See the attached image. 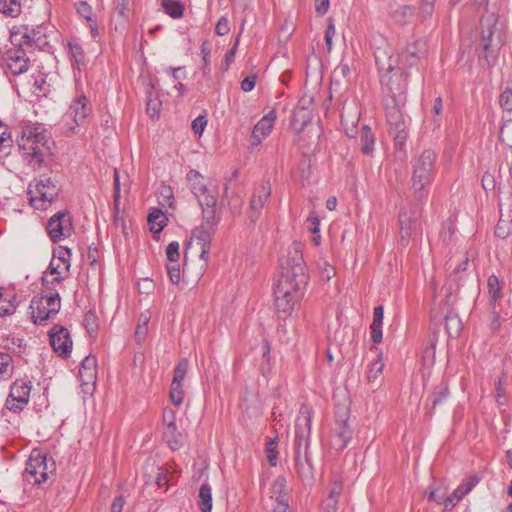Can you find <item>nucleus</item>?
Here are the masks:
<instances>
[{"instance_id": "34", "label": "nucleus", "mask_w": 512, "mask_h": 512, "mask_svg": "<svg viewBox=\"0 0 512 512\" xmlns=\"http://www.w3.org/2000/svg\"><path fill=\"white\" fill-rule=\"evenodd\" d=\"M413 15V9L407 5H396L391 8L390 17L395 24H406Z\"/></svg>"}, {"instance_id": "63", "label": "nucleus", "mask_w": 512, "mask_h": 512, "mask_svg": "<svg viewBox=\"0 0 512 512\" xmlns=\"http://www.w3.org/2000/svg\"><path fill=\"white\" fill-rule=\"evenodd\" d=\"M384 318L383 306H376L373 311V321L371 326L382 327Z\"/></svg>"}, {"instance_id": "43", "label": "nucleus", "mask_w": 512, "mask_h": 512, "mask_svg": "<svg viewBox=\"0 0 512 512\" xmlns=\"http://www.w3.org/2000/svg\"><path fill=\"white\" fill-rule=\"evenodd\" d=\"M384 368V362L382 360V354L379 353L377 358L370 364L367 371V380L369 382L375 381L378 376L382 373Z\"/></svg>"}, {"instance_id": "29", "label": "nucleus", "mask_w": 512, "mask_h": 512, "mask_svg": "<svg viewBox=\"0 0 512 512\" xmlns=\"http://www.w3.org/2000/svg\"><path fill=\"white\" fill-rule=\"evenodd\" d=\"M68 276L64 274H50V270L47 269L42 277L43 292L50 296H53V293H59L62 282Z\"/></svg>"}, {"instance_id": "15", "label": "nucleus", "mask_w": 512, "mask_h": 512, "mask_svg": "<svg viewBox=\"0 0 512 512\" xmlns=\"http://www.w3.org/2000/svg\"><path fill=\"white\" fill-rule=\"evenodd\" d=\"M31 388V381L16 379L10 388V393L6 400L7 409L14 413L21 412L29 403Z\"/></svg>"}, {"instance_id": "20", "label": "nucleus", "mask_w": 512, "mask_h": 512, "mask_svg": "<svg viewBox=\"0 0 512 512\" xmlns=\"http://www.w3.org/2000/svg\"><path fill=\"white\" fill-rule=\"evenodd\" d=\"M188 372V360L183 358L181 359L175 369L173 374L172 383L170 386V399L172 403L176 406H180L184 400V389H183V381Z\"/></svg>"}, {"instance_id": "41", "label": "nucleus", "mask_w": 512, "mask_h": 512, "mask_svg": "<svg viewBox=\"0 0 512 512\" xmlns=\"http://www.w3.org/2000/svg\"><path fill=\"white\" fill-rule=\"evenodd\" d=\"M292 126L294 129L301 131L310 121L307 110L304 107H297L292 116Z\"/></svg>"}, {"instance_id": "56", "label": "nucleus", "mask_w": 512, "mask_h": 512, "mask_svg": "<svg viewBox=\"0 0 512 512\" xmlns=\"http://www.w3.org/2000/svg\"><path fill=\"white\" fill-rule=\"evenodd\" d=\"M166 255L168 262H178L180 253H179V243L177 241H173L169 243L166 249Z\"/></svg>"}, {"instance_id": "5", "label": "nucleus", "mask_w": 512, "mask_h": 512, "mask_svg": "<svg viewBox=\"0 0 512 512\" xmlns=\"http://www.w3.org/2000/svg\"><path fill=\"white\" fill-rule=\"evenodd\" d=\"M387 63L381 59L380 55L375 54V62L379 71L384 72L381 75L383 85V97L400 98V95L406 101V90L408 84V74L403 67H394L392 57H388Z\"/></svg>"}, {"instance_id": "42", "label": "nucleus", "mask_w": 512, "mask_h": 512, "mask_svg": "<svg viewBox=\"0 0 512 512\" xmlns=\"http://www.w3.org/2000/svg\"><path fill=\"white\" fill-rule=\"evenodd\" d=\"M436 341L435 337L429 338L428 345L423 350L422 362L427 367H431L435 363Z\"/></svg>"}, {"instance_id": "23", "label": "nucleus", "mask_w": 512, "mask_h": 512, "mask_svg": "<svg viewBox=\"0 0 512 512\" xmlns=\"http://www.w3.org/2000/svg\"><path fill=\"white\" fill-rule=\"evenodd\" d=\"M71 251L67 247L58 246L53 251V257L48 266L50 274H70Z\"/></svg>"}, {"instance_id": "12", "label": "nucleus", "mask_w": 512, "mask_h": 512, "mask_svg": "<svg viewBox=\"0 0 512 512\" xmlns=\"http://www.w3.org/2000/svg\"><path fill=\"white\" fill-rule=\"evenodd\" d=\"M32 318L35 324L43 325L48 319L54 317L61 308L59 293H53V296L43 295L34 297L31 301Z\"/></svg>"}, {"instance_id": "36", "label": "nucleus", "mask_w": 512, "mask_h": 512, "mask_svg": "<svg viewBox=\"0 0 512 512\" xmlns=\"http://www.w3.org/2000/svg\"><path fill=\"white\" fill-rule=\"evenodd\" d=\"M198 507L201 512L212 511V489L208 483H204L199 489Z\"/></svg>"}, {"instance_id": "30", "label": "nucleus", "mask_w": 512, "mask_h": 512, "mask_svg": "<svg viewBox=\"0 0 512 512\" xmlns=\"http://www.w3.org/2000/svg\"><path fill=\"white\" fill-rule=\"evenodd\" d=\"M504 281L499 280L495 275H491L487 280L489 305L497 307L503 297L502 291L504 288Z\"/></svg>"}, {"instance_id": "35", "label": "nucleus", "mask_w": 512, "mask_h": 512, "mask_svg": "<svg viewBox=\"0 0 512 512\" xmlns=\"http://www.w3.org/2000/svg\"><path fill=\"white\" fill-rule=\"evenodd\" d=\"M16 308V295L0 290V317L13 314Z\"/></svg>"}, {"instance_id": "47", "label": "nucleus", "mask_w": 512, "mask_h": 512, "mask_svg": "<svg viewBox=\"0 0 512 512\" xmlns=\"http://www.w3.org/2000/svg\"><path fill=\"white\" fill-rule=\"evenodd\" d=\"M445 327L449 336H457L461 331V321L455 315H448L445 318Z\"/></svg>"}, {"instance_id": "37", "label": "nucleus", "mask_w": 512, "mask_h": 512, "mask_svg": "<svg viewBox=\"0 0 512 512\" xmlns=\"http://www.w3.org/2000/svg\"><path fill=\"white\" fill-rule=\"evenodd\" d=\"M202 208V216H203V224L212 226V228L216 229L219 220L220 215L217 212V204H211L209 205H200Z\"/></svg>"}, {"instance_id": "62", "label": "nucleus", "mask_w": 512, "mask_h": 512, "mask_svg": "<svg viewBox=\"0 0 512 512\" xmlns=\"http://www.w3.org/2000/svg\"><path fill=\"white\" fill-rule=\"evenodd\" d=\"M69 49L77 64H80L84 60V53L80 45L69 43Z\"/></svg>"}, {"instance_id": "46", "label": "nucleus", "mask_w": 512, "mask_h": 512, "mask_svg": "<svg viewBox=\"0 0 512 512\" xmlns=\"http://www.w3.org/2000/svg\"><path fill=\"white\" fill-rule=\"evenodd\" d=\"M266 458L271 466L277 465L278 460V449L276 439H270L265 445Z\"/></svg>"}, {"instance_id": "48", "label": "nucleus", "mask_w": 512, "mask_h": 512, "mask_svg": "<svg viewBox=\"0 0 512 512\" xmlns=\"http://www.w3.org/2000/svg\"><path fill=\"white\" fill-rule=\"evenodd\" d=\"M500 141L512 148V119L506 120L500 129Z\"/></svg>"}, {"instance_id": "2", "label": "nucleus", "mask_w": 512, "mask_h": 512, "mask_svg": "<svg viewBox=\"0 0 512 512\" xmlns=\"http://www.w3.org/2000/svg\"><path fill=\"white\" fill-rule=\"evenodd\" d=\"M437 153L425 149L412 162L411 184L415 197L422 201L427 199L430 187L437 175Z\"/></svg>"}, {"instance_id": "6", "label": "nucleus", "mask_w": 512, "mask_h": 512, "mask_svg": "<svg viewBox=\"0 0 512 512\" xmlns=\"http://www.w3.org/2000/svg\"><path fill=\"white\" fill-rule=\"evenodd\" d=\"M56 471L55 461L39 449H33L30 453L25 468L27 482L39 485L47 481Z\"/></svg>"}, {"instance_id": "28", "label": "nucleus", "mask_w": 512, "mask_h": 512, "mask_svg": "<svg viewBox=\"0 0 512 512\" xmlns=\"http://www.w3.org/2000/svg\"><path fill=\"white\" fill-rule=\"evenodd\" d=\"M477 484V480L470 478L460 484L452 494L447 496L446 510H451L465 495H467Z\"/></svg>"}, {"instance_id": "21", "label": "nucleus", "mask_w": 512, "mask_h": 512, "mask_svg": "<svg viewBox=\"0 0 512 512\" xmlns=\"http://www.w3.org/2000/svg\"><path fill=\"white\" fill-rule=\"evenodd\" d=\"M493 25H489L481 32L479 59L485 60L489 66H493L498 58V48L493 46Z\"/></svg>"}, {"instance_id": "14", "label": "nucleus", "mask_w": 512, "mask_h": 512, "mask_svg": "<svg viewBox=\"0 0 512 512\" xmlns=\"http://www.w3.org/2000/svg\"><path fill=\"white\" fill-rule=\"evenodd\" d=\"M46 230L54 243L70 237L73 232L71 214L68 211L57 212L48 220Z\"/></svg>"}, {"instance_id": "27", "label": "nucleus", "mask_w": 512, "mask_h": 512, "mask_svg": "<svg viewBox=\"0 0 512 512\" xmlns=\"http://www.w3.org/2000/svg\"><path fill=\"white\" fill-rule=\"evenodd\" d=\"M79 378L82 384L95 383L97 378V360L93 355L86 356L79 368Z\"/></svg>"}, {"instance_id": "40", "label": "nucleus", "mask_w": 512, "mask_h": 512, "mask_svg": "<svg viewBox=\"0 0 512 512\" xmlns=\"http://www.w3.org/2000/svg\"><path fill=\"white\" fill-rule=\"evenodd\" d=\"M162 7L164 12L174 19H178L183 16L184 5L179 1L163 0Z\"/></svg>"}, {"instance_id": "53", "label": "nucleus", "mask_w": 512, "mask_h": 512, "mask_svg": "<svg viewBox=\"0 0 512 512\" xmlns=\"http://www.w3.org/2000/svg\"><path fill=\"white\" fill-rule=\"evenodd\" d=\"M200 50H201V55H202V60H203V66H202V70H203V73L206 74L210 71V45H209V42L208 41H204L202 42L201 44V47H200Z\"/></svg>"}, {"instance_id": "8", "label": "nucleus", "mask_w": 512, "mask_h": 512, "mask_svg": "<svg viewBox=\"0 0 512 512\" xmlns=\"http://www.w3.org/2000/svg\"><path fill=\"white\" fill-rule=\"evenodd\" d=\"M186 178L189 189L197 198L199 205L217 204L219 191L216 184L207 181L202 174L194 169L188 171Z\"/></svg>"}, {"instance_id": "25", "label": "nucleus", "mask_w": 512, "mask_h": 512, "mask_svg": "<svg viewBox=\"0 0 512 512\" xmlns=\"http://www.w3.org/2000/svg\"><path fill=\"white\" fill-rule=\"evenodd\" d=\"M351 439L352 430L349 427L347 420L336 421L331 439L332 447L338 452L343 451Z\"/></svg>"}, {"instance_id": "33", "label": "nucleus", "mask_w": 512, "mask_h": 512, "mask_svg": "<svg viewBox=\"0 0 512 512\" xmlns=\"http://www.w3.org/2000/svg\"><path fill=\"white\" fill-rule=\"evenodd\" d=\"M163 435L172 450H178L181 447L180 434L177 431V425L174 420L166 424Z\"/></svg>"}, {"instance_id": "57", "label": "nucleus", "mask_w": 512, "mask_h": 512, "mask_svg": "<svg viewBox=\"0 0 512 512\" xmlns=\"http://www.w3.org/2000/svg\"><path fill=\"white\" fill-rule=\"evenodd\" d=\"M207 125V119L204 115L196 117L191 124V129L195 135L201 136Z\"/></svg>"}, {"instance_id": "60", "label": "nucleus", "mask_w": 512, "mask_h": 512, "mask_svg": "<svg viewBox=\"0 0 512 512\" xmlns=\"http://www.w3.org/2000/svg\"><path fill=\"white\" fill-rule=\"evenodd\" d=\"M230 31L229 21L226 17H221L216 24L215 32L219 36H224Z\"/></svg>"}, {"instance_id": "19", "label": "nucleus", "mask_w": 512, "mask_h": 512, "mask_svg": "<svg viewBox=\"0 0 512 512\" xmlns=\"http://www.w3.org/2000/svg\"><path fill=\"white\" fill-rule=\"evenodd\" d=\"M50 344L53 350L62 358H68L72 352L73 341L67 328L54 325L49 332Z\"/></svg>"}, {"instance_id": "45", "label": "nucleus", "mask_w": 512, "mask_h": 512, "mask_svg": "<svg viewBox=\"0 0 512 512\" xmlns=\"http://www.w3.org/2000/svg\"><path fill=\"white\" fill-rule=\"evenodd\" d=\"M12 145L11 134L8 128L0 123V154H8V149Z\"/></svg>"}, {"instance_id": "3", "label": "nucleus", "mask_w": 512, "mask_h": 512, "mask_svg": "<svg viewBox=\"0 0 512 512\" xmlns=\"http://www.w3.org/2000/svg\"><path fill=\"white\" fill-rule=\"evenodd\" d=\"M307 283L308 280L279 276L273 290L275 310L279 317L286 318L292 314L305 294Z\"/></svg>"}, {"instance_id": "18", "label": "nucleus", "mask_w": 512, "mask_h": 512, "mask_svg": "<svg viewBox=\"0 0 512 512\" xmlns=\"http://www.w3.org/2000/svg\"><path fill=\"white\" fill-rule=\"evenodd\" d=\"M271 184L267 180H262L257 183L254 188L250 198V209H249V218L252 221H256L262 209L265 207L266 203L270 200L271 197Z\"/></svg>"}, {"instance_id": "32", "label": "nucleus", "mask_w": 512, "mask_h": 512, "mask_svg": "<svg viewBox=\"0 0 512 512\" xmlns=\"http://www.w3.org/2000/svg\"><path fill=\"white\" fill-rule=\"evenodd\" d=\"M375 136L368 125L360 130V149L365 155H371L374 151Z\"/></svg>"}, {"instance_id": "7", "label": "nucleus", "mask_w": 512, "mask_h": 512, "mask_svg": "<svg viewBox=\"0 0 512 512\" xmlns=\"http://www.w3.org/2000/svg\"><path fill=\"white\" fill-rule=\"evenodd\" d=\"M311 423L312 415L310 409L307 406H302L295 422L294 448L295 465L298 473H302L304 470V465L301 462V449L303 447L305 460L309 462L307 448L310 441Z\"/></svg>"}, {"instance_id": "24", "label": "nucleus", "mask_w": 512, "mask_h": 512, "mask_svg": "<svg viewBox=\"0 0 512 512\" xmlns=\"http://www.w3.org/2000/svg\"><path fill=\"white\" fill-rule=\"evenodd\" d=\"M276 120V112L271 110L264 115L254 126L251 134V144L258 146L272 131Z\"/></svg>"}, {"instance_id": "58", "label": "nucleus", "mask_w": 512, "mask_h": 512, "mask_svg": "<svg viewBox=\"0 0 512 512\" xmlns=\"http://www.w3.org/2000/svg\"><path fill=\"white\" fill-rule=\"evenodd\" d=\"M491 312L489 316V328L492 332H496L501 327V318L499 316L498 311L496 310V307L490 306Z\"/></svg>"}, {"instance_id": "38", "label": "nucleus", "mask_w": 512, "mask_h": 512, "mask_svg": "<svg viewBox=\"0 0 512 512\" xmlns=\"http://www.w3.org/2000/svg\"><path fill=\"white\" fill-rule=\"evenodd\" d=\"M166 217L163 212L159 209H152L148 214V223L150 230L154 233H159L163 230L166 225Z\"/></svg>"}, {"instance_id": "44", "label": "nucleus", "mask_w": 512, "mask_h": 512, "mask_svg": "<svg viewBox=\"0 0 512 512\" xmlns=\"http://www.w3.org/2000/svg\"><path fill=\"white\" fill-rule=\"evenodd\" d=\"M12 357L8 353H0V380L12 375Z\"/></svg>"}, {"instance_id": "4", "label": "nucleus", "mask_w": 512, "mask_h": 512, "mask_svg": "<svg viewBox=\"0 0 512 512\" xmlns=\"http://www.w3.org/2000/svg\"><path fill=\"white\" fill-rule=\"evenodd\" d=\"M383 109L385 111L388 132L394 139L395 147L403 150L408 137V119L403 113L406 104L404 98L394 99L391 97H383Z\"/></svg>"}, {"instance_id": "10", "label": "nucleus", "mask_w": 512, "mask_h": 512, "mask_svg": "<svg viewBox=\"0 0 512 512\" xmlns=\"http://www.w3.org/2000/svg\"><path fill=\"white\" fill-rule=\"evenodd\" d=\"M10 42L12 46L24 47L28 51L34 48H43L48 44L43 26H37L36 28L20 26L14 28L10 32Z\"/></svg>"}, {"instance_id": "9", "label": "nucleus", "mask_w": 512, "mask_h": 512, "mask_svg": "<svg viewBox=\"0 0 512 512\" xmlns=\"http://www.w3.org/2000/svg\"><path fill=\"white\" fill-rule=\"evenodd\" d=\"M280 269V276H287L292 279H309L300 243H292L287 255L280 259Z\"/></svg>"}, {"instance_id": "54", "label": "nucleus", "mask_w": 512, "mask_h": 512, "mask_svg": "<svg viewBox=\"0 0 512 512\" xmlns=\"http://www.w3.org/2000/svg\"><path fill=\"white\" fill-rule=\"evenodd\" d=\"M167 272L170 281L173 284H178L180 281L181 271L178 262H168L167 263Z\"/></svg>"}, {"instance_id": "26", "label": "nucleus", "mask_w": 512, "mask_h": 512, "mask_svg": "<svg viewBox=\"0 0 512 512\" xmlns=\"http://www.w3.org/2000/svg\"><path fill=\"white\" fill-rule=\"evenodd\" d=\"M91 112L88 99L85 95H79L70 105L67 117L71 118L76 126H80Z\"/></svg>"}, {"instance_id": "16", "label": "nucleus", "mask_w": 512, "mask_h": 512, "mask_svg": "<svg viewBox=\"0 0 512 512\" xmlns=\"http://www.w3.org/2000/svg\"><path fill=\"white\" fill-rule=\"evenodd\" d=\"M400 241L407 245L410 239L421 234L417 209H402L399 213Z\"/></svg>"}, {"instance_id": "50", "label": "nucleus", "mask_w": 512, "mask_h": 512, "mask_svg": "<svg viewBox=\"0 0 512 512\" xmlns=\"http://www.w3.org/2000/svg\"><path fill=\"white\" fill-rule=\"evenodd\" d=\"M359 120V115L355 114L353 116H350L348 112L346 111V108L343 109L341 113V123L345 128L346 135L349 137H353L352 129L350 130L348 128V125L351 124L354 126Z\"/></svg>"}, {"instance_id": "11", "label": "nucleus", "mask_w": 512, "mask_h": 512, "mask_svg": "<svg viewBox=\"0 0 512 512\" xmlns=\"http://www.w3.org/2000/svg\"><path fill=\"white\" fill-rule=\"evenodd\" d=\"M28 195L35 209L45 210L55 200L57 189L51 178H40L34 185H29Z\"/></svg>"}, {"instance_id": "61", "label": "nucleus", "mask_w": 512, "mask_h": 512, "mask_svg": "<svg viewBox=\"0 0 512 512\" xmlns=\"http://www.w3.org/2000/svg\"><path fill=\"white\" fill-rule=\"evenodd\" d=\"M336 35V28L332 21L329 22L326 31H325V42L327 46V50H332V39Z\"/></svg>"}, {"instance_id": "49", "label": "nucleus", "mask_w": 512, "mask_h": 512, "mask_svg": "<svg viewBox=\"0 0 512 512\" xmlns=\"http://www.w3.org/2000/svg\"><path fill=\"white\" fill-rule=\"evenodd\" d=\"M83 324L90 336H93L97 333L98 319L94 312L88 311L85 313Z\"/></svg>"}, {"instance_id": "55", "label": "nucleus", "mask_w": 512, "mask_h": 512, "mask_svg": "<svg viewBox=\"0 0 512 512\" xmlns=\"http://www.w3.org/2000/svg\"><path fill=\"white\" fill-rule=\"evenodd\" d=\"M499 104L500 106L508 111H512V89L506 88L499 97Z\"/></svg>"}, {"instance_id": "22", "label": "nucleus", "mask_w": 512, "mask_h": 512, "mask_svg": "<svg viewBox=\"0 0 512 512\" xmlns=\"http://www.w3.org/2000/svg\"><path fill=\"white\" fill-rule=\"evenodd\" d=\"M426 47L422 40H415L405 47V49L398 56L399 67H412L418 63L421 57L425 54Z\"/></svg>"}, {"instance_id": "31", "label": "nucleus", "mask_w": 512, "mask_h": 512, "mask_svg": "<svg viewBox=\"0 0 512 512\" xmlns=\"http://www.w3.org/2000/svg\"><path fill=\"white\" fill-rule=\"evenodd\" d=\"M447 491L448 486L445 484V482L441 481L439 483H435L429 488L427 498L429 501L443 505L444 510H446Z\"/></svg>"}, {"instance_id": "51", "label": "nucleus", "mask_w": 512, "mask_h": 512, "mask_svg": "<svg viewBox=\"0 0 512 512\" xmlns=\"http://www.w3.org/2000/svg\"><path fill=\"white\" fill-rule=\"evenodd\" d=\"M449 390L448 386L444 383L440 384L439 386L435 387L433 394H432V404L433 407H435L437 404H439L443 399H445L448 396Z\"/></svg>"}, {"instance_id": "17", "label": "nucleus", "mask_w": 512, "mask_h": 512, "mask_svg": "<svg viewBox=\"0 0 512 512\" xmlns=\"http://www.w3.org/2000/svg\"><path fill=\"white\" fill-rule=\"evenodd\" d=\"M215 230L216 229L212 228V226H208L203 223L198 226L192 233V237L187 245L185 255L187 254L188 249H191L195 246L199 249L200 259L206 262L211 247V240Z\"/></svg>"}, {"instance_id": "52", "label": "nucleus", "mask_w": 512, "mask_h": 512, "mask_svg": "<svg viewBox=\"0 0 512 512\" xmlns=\"http://www.w3.org/2000/svg\"><path fill=\"white\" fill-rule=\"evenodd\" d=\"M343 490V483L341 477L338 475H334L330 482V492L328 497H333L338 499Z\"/></svg>"}, {"instance_id": "64", "label": "nucleus", "mask_w": 512, "mask_h": 512, "mask_svg": "<svg viewBox=\"0 0 512 512\" xmlns=\"http://www.w3.org/2000/svg\"><path fill=\"white\" fill-rule=\"evenodd\" d=\"M307 222L309 223V231L313 234H318L320 232V220L319 217L315 213H311L307 218Z\"/></svg>"}, {"instance_id": "1", "label": "nucleus", "mask_w": 512, "mask_h": 512, "mask_svg": "<svg viewBox=\"0 0 512 512\" xmlns=\"http://www.w3.org/2000/svg\"><path fill=\"white\" fill-rule=\"evenodd\" d=\"M22 159L33 170H39L52 154L50 133L41 125L24 126L17 139Z\"/></svg>"}, {"instance_id": "39", "label": "nucleus", "mask_w": 512, "mask_h": 512, "mask_svg": "<svg viewBox=\"0 0 512 512\" xmlns=\"http://www.w3.org/2000/svg\"><path fill=\"white\" fill-rule=\"evenodd\" d=\"M22 11L21 0H0V13L15 18Z\"/></svg>"}, {"instance_id": "13", "label": "nucleus", "mask_w": 512, "mask_h": 512, "mask_svg": "<svg viewBox=\"0 0 512 512\" xmlns=\"http://www.w3.org/2000/svg\"><path fill=\"white\" fill-rule=\"evenodd\" d=\"M27 52L28 50L20 46L8 49L1 58V65L5 73L18 76L27 72L30 67Z\"/></svg>"}, {"instance_id": "59", "label": "nucleus", "mask_w": 512, "mask_h": 512, "mask_svg": "<svg viewBox=\"0 0 512 512\" xmlns=\"http://www.w3.org/2000/svg\"><path fill=\"white\" fill-rule=\"evenodd\" d=\"M77 12L87 21H92V8L91 6L82 1L77 4Z\"/></svg>"}]
</instances>
